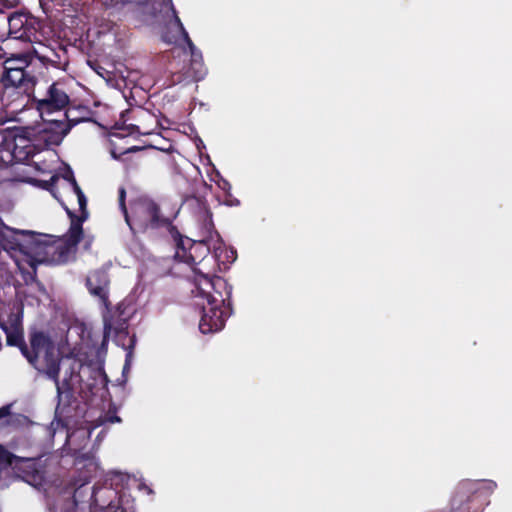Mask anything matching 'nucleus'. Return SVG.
Segmentation results:
<instances>
[{"instance_id":"20","label":"nucleus","mask_w":512,"mask_h":512,"mask_svg":"<svg viewBox=\"0 0 512 512\" xmlns=\"http://www.w3.org/2000/svg\"><path fill=\"white\" fill-rule=\"evenodd\" d=\"M118 204L125 220H128L130 212L126 206V189L124 186H121L118 189Z\"/></svg>"},{"instance_id":"11","label":"nucleus","mask_w":512,"mask_h":512,"mask_svg":"<svg viewBox=\"0 0 512 512\" xmlns=\"http://www.w3.org/2000/svg\"><path fill=\"white\" fill-rule=\"evenodd\" d=\"M37 459L32 457H18L13 473L30 485L40 484L43 476L37 467Z\"/></svg>"},{"instance_id":"25","label":"nucleus","mask_w":512,"mask_h":512,"mask_svg":"<svg viewBox=\"0 0 512 512\" xmlns=\"http://www.w3.org/2000/svg\"><path fill=\"white\" fill-rule=\"evenodd\" d=\"M70 183L72 185L73 191L76 194V196L78 194L83 193L81 187L78 185V183H77V181H76V179H75V177L73 175V172H70Z\"/></svg>"},{"instance_id":"1","label":"nucleus","mask_w":512,"mask_h":512,"mask_svg":"<svg viewBox=\"0 0 512 512\" xmlns=\"http://www.w3.org/2000/svg\"><path fill=\"white\" fill-rule=\"evenodd\" d=\"M77 199L80 215L65 208L71 223L63 240H56L48 234L11 229L0 218V243L4 249L20 250L25 254L34 255L35 261L39 263H67L83 238V222L88 217L87 198L84 192L78 194Z\"/></svg>"},{"instance_id":"24","label":"nucleus","mask_w":512,"mask_h":512,"mask_svg":"<svg viewBox=\"0 0 512 512\" xmlns=\"http://www.w3.org/2000/svg\"><path fill=\"white\" fill-rule=\"evenodd\" d=\"M5 62H14V66H20V67H30L29 63L27 62L26 58H14V59H7Z\"/></svg>"},{"instance_id":"26","label":"nucleus","mask_w":512,"mask_h":512,"mask_svg":"<svg viewBox=\"0 0 512 512\" xmlns=\"http://www.w3.org/2000/svg\"><path fill=\"white\" fill-rule=\"evenodd\" d=\"M58 57V61H55V60H50L52 63H54V66L57 67V68H61L62 65H67L68 64V61L67 59H65L64 61H62L60 59V56L59 55H56Z\"/></svg>"},{"instance_id":"8","label":"nucleus","mask_w":512,"mask_h":512,"mask_svg":"<svg viewBox=\"0 0 512 512\" xmlns=\"http://www.w3.org/2000/svg\"><path fill=\"white\" fill-rule=\"evenodd\" d=\"M33 99L36 102V109L43 119L54 112L64 110L70 104V97L66 86L63 82L59 81L52 83L48 87L43 98L37 99L34 96Z\"/></svg>"},{"instance_id":"17","label":"nucleus","mask_w":512,"mask_h":512,"mask_svg":"<svg viewBox=\"0 0 512 512\" xmlns=\"http://www.w3.org/2000/svg\"><path fill=\"white\" fill-rule=\"evenodd\" d=\"M172 16L173 21L165 26V29L162 32L161 38L167 44H176L180 37L183 38L182 31L179 30L176 19L179 18L177 11L174 6H172Z\"/></svg>"},{"instance_id":"18","label":"nucleus","mask_w":512,"mask_h":512,"mask_svg":"<svg viewBox=\"0 0 512 512\" xmlns=\"http://www.w3.org/2000/svg\"><path fill=\"white\" fill-rule=\"evenodd\" d=\"M102 492L103 493L113 494L114 497L117 494V492L115 490H112V489L96 488V487H94L92 495H91V499H92V503L95 506H97V507H99L101 509L106 508L109 512H125L124 509L116 507L115 505H113L112 501L108 502L107 504L105 502L101 503L100 500H99V494L102 493Z\"/></svg>"},{"instance_id":"19","label":"nucleus","mask_w":512,"mask_h":512,"mask_svg":"<svg viewBox=\"0 0 512 512\" xmlns=\"http://www.w3.org/2000/svg\"><path fill=\"white\" fill-rule=\"evenodd\" d=\"M112 331H114L115 335L118 336V337H120L122 335L127 336L128 331H127L126 322L124 321L123 323L120 324L119 327L113 328V325H112L111 321L109 319H106V318L104 319L103 340H102V343H101L102 347L107 345L109 337H110Z\"/></svg>"},{"instance_id":"28","label":"nucleus","mask_w":512,"mask_h":512,"mask_svg":"<svg viewBox=\"0 0 512 512\" xmlns=\"http://www.w3.org/2000/svg\"><path fill=\"white\" fill-rule=\"evenodd\" d=\"M163 1L165 4H168L170 6V9L172 10V6H174L172 3V0H163Z\"/></svg>"},{"instance_id":"9","label":"nucleus","mask_w":512,"mask_h":512,"mask_svg":"<svg viewBox=\"0 0 512 512\" xmlns=\"http://www.w3.org/2000/svg\"><path fill=\"white\" fill-rule=\"evenodd\" d=\"M86 287L91 295L97 297L100 303L109 309L111 305L109 300L110 279L107 270L99 268L91 271L86 277Z\"/></svg>"},{"instance_id":"33","label":"nucleus","mask_w":512,"mask_h":512,"mask_svg":"<svg viewBox=\"0 0 512 512\" xmlns=\"http://www.w3.org/2000/svg\"><path fill=\"white\" fill-rule=\"evenodd\" d=\"M111 486L113 485V477L110 478Z\"/></svg>"},{"instance_id":"15","label":"nucleus","mask_w":512,"mask_h":512,"mask_svg":"<svg viewBox=\"0 0 512 512\" xmlns=\"http://www.w3.org/2000/svg\"><path fill=\"white\" fill-rule=\"evenodd\" d=\"M176 24L180 31H182L183 40L187 44V46L190 49L191 52V63H190V69H194L195 65H199V69L196 70V81H200L204 78L206 74V69L203 64L202 60V54L201 52L196 48L192 40L190 39L188 32L185 30L180 18L176 19Z\"/></svg>"},{"instance_id":"21","label":"nucleus","mask_w":512,"mask_h":512,"mask_svg":"<svg viewBox=\"0 0 512 512\" xmlns=\"http://www.w3.org/2000/svg\"><path fill=\"white\" fill-rule=\"evenodd\" d=\"M99 421H100V424H105V423H120L121 422V418L119 416H117L116 414V409H109L104 416L100 417L99 418Z\"/></svg>"},{"instance_id":"10","label":"nucleus","mask_w":512,"mask_h":512,"mask_svg":"<svg viewBox=\"0 0 512 512\" xmlns=\"http://www.w3.org/2000/svg\"><path fill=\"white\" fill-rule=\"evenodd\" d=\"M9 35L13 39L31 41L35 34L32 20L25 13H15L8 19Z\"/></svg>"},{"instance_id":"6","label":"nucleus","mask_w":512,"mask_h":512,"mask_svg":"<svg viewBox=\"0 0 512 512\" xmlns=\"http://www.w3.org/2000/svg\"><path fill=\"white\" fill-rule=\"evenodd\" d=\"M0 151L8 153L10 161L25 162L35 153V145L28 128L14 127L4 131Z\"/></svg>"},{"instance_id":"32","label":"nucleus","mask_w":512,"mask_h":512,"mask_svg":"<svg viewBox=\"0 0 512 512\" xmlns=\"http://www.w3.org/2000/svg\"><path fill=\"white\" fill-rule=\"evenodd\" d=\"M115 478H120V474H114Z\"/></svg>"},{"instance_id":"31","label":"nucleus","mask_w":512,"mask_h":512,"mask_svg":"<svg viewBox=\"0 0 512 512\" xmlns=\"http://www.w3.org/2000/svg\"><path fill=\"white\" fill-rule=\"evenodd\" d=\"M70 172H71V171H69V172L67 173V175H66V176H64V178H65L66 180H68L69 182H70Z\"/></svg>"},{"instance_id":"14","label":"nucleus","mask_w":512,"mask_h":512,"mask_svg":"<svg viewBox=\"0 0 512 512\" xmlns=\"http://www.w3.org/2000/svg\"><path fill=\"white\" fill-rule=\"evenodd\" d=\"M0 329L6 335V344L11 347H17L21 354L24 351V346L28 341H25L23 327L20 322L14 321L10 324L1 323Z\"/></svg>"},{"instance_id":"22","label":"nucleus","mask_w":512,"mask_h":512,"mask_svg":"<svg viewBox=\"0 0 512 512\" xmlns=\"http://www.w3.org/2000/svg\"><path fill=\"white\" fill-rule=\"evenodd\" d=\"M57 181H58V176L57 175H53L47 181H37V182L39 183V186L42 187L43 189H46L48 191H52V189L54 188V186L57 183Z\"/></svg>"},{"instance_id":"12","label":"nucleus","mask_w":512,"mask_h":512,"mask_svg":"<svg viewBox=\"0 0 512 512\" xmlns=\"http://www.w3.org/2000/svg\"><path fill=\"white\" fill-rule=\"evenodd\" d=\"M44 120L47 122V125L43 130L42 139L46 145H60L64 137L70 132V127L65 126L64 120H51L45 118Z\"/></svg>"},{"instance_id":"27","label":"nucleus","mask_w":512,"mask_h":512,"mask_svg":"<svg viewBox=\"0 0 512 512\" xmlns=\"http://www.w3.org/2000/svg\"><path fill=\"white\" fill-rule=\"evenodd\" d=\"M199 65H195V68L194 69H191L192 71V75H193V78L196 80V70L199 69Z\"/></svg>"},{"instance_id":"5","label":"nucleus","mask_w":512,"mask_h":512,"mask_svg":"<svg viewBox=\"0 0 512 512\" xmlns=\"http://www.w3.org/2000/svg\"><path fill=\"white\" fill-rule=\"evenodd\" d=\"M175 259L189 265L195 274V285L201 279L203 274L197 269L209 272V278H215L209 269H206V260L210 255V247L204 240L194 241L188 237H183L177 232Z\"/></svg>"},{"instance_id":"3","label":"nucleus","mask_w":512,"mask_h":512,"mask_svg":"<svg viewBox=\"0 0 512 512\" xmlns=\"http://www.w3.org/2000/svg\"><path fill=\"white\" fill-rule=\"evenodd\" d=\"M197 270L203 274V279L197 282L192 292L195 293V297L207 301V306L202 305L199 329L203 334L220 331L232 312L231 288L223 278H209V272Z\"/></svg>"},{"instance_id":"2","label":"nucleus","mask_w":512,"mask_h":512,"mask_svg":"<svg viewBox=\"0 0 512 512\" xmlns=\"http://www.w3.org/2000/svg\"><path fill=\"white\" fill-rule=\"evenodd\" d=\"M22 356L38 373L54 382L58 399L57 409L64 399L73 396V387L71 385L73 372H66L64 379L60 381V364L63 355L48 333L39 329L30 330L28 332V342L24 346Z\"/></svg>"},{"instance_id":"23","label":"nucleus","mask_w":512,"mask_h":512,"mask_svg":"<svg viewBox=\"0 0 512 512\" xmlns=\"http://www.w3.org/2000/svg\"><path fill=\"white\" fill-rule=\"evenodd\" d=\"M139 150H141V148H140V147L133 146V147L128 148L127 150H125L122 154H117L115 151H112V152H111V156H112V158H113V159H115V160H121V156H122L123 154H127V153H130V152H136V151H139Z\"/></svg>"},{"instance_id":"13","label":"nucleus","mask_w":512,"mask_h":512,"mask_svg":"<svg viewBox=\"0 0 512 512\" xmlns=\"http://www.w3.org/2000/svg\"><path fill=\"white\" fill-rule=\"evenodd\" d=\"M65 126H69L70 130L83 122H94V111L86 105H72L71 103L64 109Z\"/></svg>"},{"instance_id":"4","label":"nucleus","mask_w":512,"mask_h":512,"mask_svg":"<svg viewBox=\"0 0 512 512\" xmlns=\"http://www.w3.org/2000/svg\"><path fill=\"white\" fill-rule=\"evenodd\" d=\"M125 221L133 233L172 227V221L162 214L159 204L147 196L131 201L129 218Z\"/></svg>"},{"instance_id":"16","label":"nucleus","mask_w":512,"mask_h":512,"mask_svg":"<svg viewBox=\"0 0 512 512\" xmlns=\"http://www.w3.org/2000/svg\"><path fill=\"white\" fill-rule=\"evenodd\" d=\"M12 403L6 404L0 408V420H4L3 424L13 428H24L32 424L30 418L21 413H12Z\"/></svg>"},{"instance_id":"30","label":"nucleus","mask_w":512,"mask_h":512,"mask_svg":"<svg viewBox=\"0 0 512 512\" xmlns=\"http://www.w3.org/2000/svg\"><path fill=\"white\" fill-rule=\"evenodd\" d=\"M5 56V52L3 51L2 47H0V59Z\"/></svg>"},{"instance_id":"29","label":"nucleus","mask_w":512,"mask_h":512,"mask_svg":"<svg viewBox=\"0 0 512 512\" xmlns=\"http://www.w3.org/2000/svg\"><path fill=\"white\" fill-rule=\"evenodd\" d=\"M207 218H208V220H209V225H212V214H211V213H209V214L207 215Z\"/></svg>"},{"instance_id":"7","label":"nucleus","mask_w":512,"mask_h":512,"mask_svg":"<svg viewBox=\"0 0 512 512\" xmlns=\"http://www.w3.org/2000/svg\"><path fill=\"white\" fill-rule=\"evenodd\" d=\"M37 78L30 67L14 66V62H5L1 83L4 88H15L19 93L30 96L34 92Z\"/></svg>"}]
</instances>
